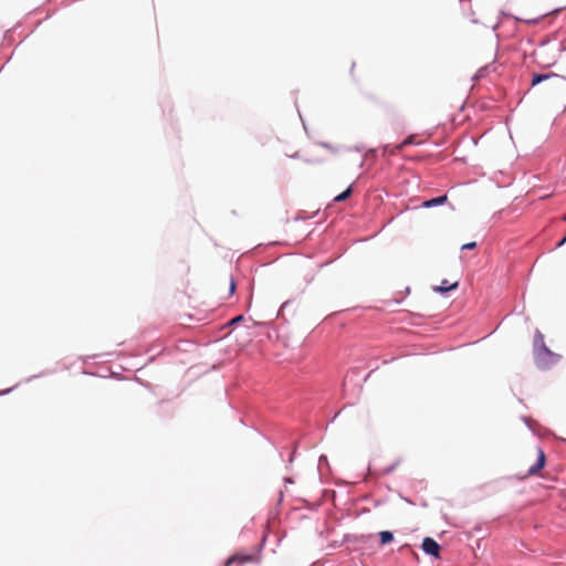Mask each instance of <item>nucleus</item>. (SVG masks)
Wrapping results in <instances>:
<instances>
[{
    "instance_id": "obj_1",
    "label": "nucleus",
    "mask_w": 566,
    "mask_h": 566,
    "mask_svg": "<svg viewBox=\"0 0 566 566\" xmlns=\"http://www.w3.org/2000/svg\"><path fill=\"white\" fill-rule=\"evenodd\" d=\"M546 463V457L543 451V449L537 448L536 449V463L532 467H530L527 474L528 475H536L545 465Z\"/></svg>"
},
{
    "instance_id": "obj_2",
    "label": "nucleus",
    "mask_w": 566,
    "mask_h": 566,
    "mask_svg": "<svg viewBox=\"0 0 566 566\" xmlns=\"http://www.w3.org/2000/svg\"><path fill=\"white\" fill-rule=\"evenodd\" d=\"M421 546L426 554L431 555L433 557H439L440 546L433 538H431V537L423 538Z\"/></svg>"
},
{
    "instance_id": "obj_3",
    "label": "nucleus",
    "mask_w": 566,
    "mask_h": 566,
    "mask_svg": "<svg viewBox=\"0 0 566 566\" xmlns=\"http://www.w3.org/2000/svg\"><path fill=\"white\" fill-rule=\"evenodd\" d=\"M252 559H253L252 555H249V554H234L233 556H231L228 559L226 566H230L233 563H238L239 565H242V564L252 562Z\"/></svg>"
},
{
    "instance_id": "obj_4",
    "label": "nucleus",
    "mask_w": 566,
    "mask_h": 566,
    "mask_svg": "<svg viewBox=\"0 0 566 566\" xmlns=\"http://www.w3.org/2000/svg\"><path fill=\"white\" fill-rule=\"evenodd\" d=\"M447 196H440V197H437V198H433V199H430V200H427L423 202V206L427 207V208H430V207H433V206H438V205H442L447 201Z\"/></svg>"
},
{
    "instance_id": "obj_5",
    "label": "nucleus",
    "mask_w": 566,
    "mask_h": 566,
    "mask_svg": "<svg viewBox=\"0 0 566 566\" xmlns=\"http://www.w3.org/2000/svg\"><path fill=\"white\" fill-rule=\"evenodd\" d=\"M557 75L554 73L549 74H534L532 80V85H536L541 83L542 81L548 80L551 77H556Z\"/></svg>"
},
{
    "instance_id": "obj_6",
    "label": "nucleus",
    "mask_w": 566,
    "mask_h": 566,
    "mask_svg": "<svg viewBox=\"0 0 566 566\" xmlns=\"http://www.w3.org/2000/svg\"><path fill=\"white\" fill-rule=\"evenodd\" d=\"M379 537H380V543L382 545H386V544L390 543L394 539V535L389 531H381L379 533Z\"/></svg>"
},
{
    "instance_id": "obj_7",
    "label": "nucleus",
    "mask_w": 566,
    "mask_h": 566,
    "mask_svg": "<svg viewBox=\"0 0 566 566\" xmlns=\"http://www.w3.org/2000/svg\"><path fill=\"white\" fill-rule=\"evenodd\" d=\"M457 286H458V282H454V283L448 285L447 280H444L440 286L436 287V291L448 292V291L457 289Z\"/></svg>"
},
{
    "instance_id": "obj_8",
    "label": "nucleus",
    "mask_w": 566,
    "mask_h": 566,
    "mask_svg": "<svg viewBox=\"0 0 566 566\" xmlns=\"http://www.w3.org/2000/svg\"><path fill=\"white\" fill-rule=\"evenodd\" d=\"M546 356L553 358L554 354L547 347L543 346L537 353V359L544 360Z\"/></svg>"
},
{
    "instance_id": "obj_9",
    "label": "nucleus",
    "mask_w": 566,
    "mask_h": 566,
    "mask_svg": "<svg viewBox=\"0 0 566 566\" xmlns=\"http://www.w3.org/2000/svg\"><path fill=\"white\" fill-rule=\"evenodd\" d=\"M353 192V188L352 187H348L345 191H343L340 195L336 196L334 198V201L336 202H339V201H344L346 200L347 198H349V196L352 195Z\"/></svg>"
},
{
    "instance_id": "obj_10",
    "label": "nucleus",
    "mask_w": 566,
    "mask_h": 566,
    "mask_svg": "<svg viewBox=\"0 0 566 566\" xmlns=\"http://www.w3.org/2000/svg\"><path fill=\"white\" fill-rule=\"evenodd\" d=\"M413 143H415V138H413V136H409V137H407L403 142H401L400 144H398V145L395 147V149H396L397 151H401L406 146L411 145V144H413Z\"/></svg>"
},
{
    "instance_id": "obj_11",
    "label": "nucleus",
    "mask_w": 566,
    "mask_h": 566,
    "mask_svg": "<svg viewBox=\"0 0 566 566\" xmlns=\"http://www.w3.org/2000/svg\"><path fill=\"white\" fill-rule=\"evenodd\" d=\"M476 247V243L475 242H469V243H465L462 245V249L463 250H472Z\"/></svg>"
},
{
    "instance_id": "obj_12",
    "label": "nucleus",
    "mask_w": 566,
    "mask_h": 566,
    "mask_svg": "<svg viewBox=\"0 0 566 566\" xmlns=\"http://www.w3.org/2000/svg\"><path fill=\"white\" fill-rule=\"evenodd\" d=\"M235 290V283L233 280L230 281V292L233 293Z\"/></svg>"
},
{
    "instance_id": "obj_13",
    "label": "nucleus",
    "mask_w": 566,
    "mask_h": 566,
    "mask_svg": "<svg viewBox=\"0 0 566 566\" xmlns=\"http://www.w3.org/2000/svg\"><path fill=\"white\" fill-rule=\"evenodd\" d=\"M242 319V316H237L231 321V324L239 323Z\"/></svg>"
},
{
    "instance_id": "obj_14",
    "label": "nucleus",
    "mask_w": 566,
    "mask_h": 566,
    "mask_svg": "<svg viewBox=\"0 0 566 566\" xmlns=\"http://www.w3.org/2000/svg\"><path fill=\"white\" fill-rule=\"evenodd\" d=\"M565 242H566V237H565L562 241H559L557 245H558V247H560V245H563Z\"/></svg>"
},
{
    "instance_id": "obj_15",
    "label": "nucleus",
    "mask_w": 566,
    "mask_h": 566,
    "mask_svg": "<svg viewBox=\"0 0 566 566\" xmlns=\"http://www.w3.org/2000/svg\"><path fill=\"white\" fill-rule=\"evenodd\" d=\"M563 220H565V221H566V216H564V217H563Z\"/></svg>"
}]
</instances>
